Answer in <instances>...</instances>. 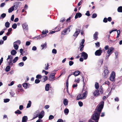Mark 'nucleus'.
Returning a JSON list of instances; mask_svg holds the SVG:
<instances>
[{"instance_id": "1", "label": "nucleus", "mask_w": 122, "mask_h": 122, "mask_svg": "<svg viewBox=\"0 0 122 122\" xmlns=\"http://www.w3.org/2000/svg\"><path fill=\"white\" fill-rule=\"evenodd\" d=\"M100 114L98 113L97 111H95L91 119L95 121L94 122L92 120H89L88 122H98Z\"/></svg>"}, {"instance_id": "2", "label": "nucleus", "mask_w": 122, "mask_h": 122, "mask_svg": "<svg viewBox=\"0 0 122 122\" xmlns=\"http://www.w3.org/2000/svg\"><path fill=\"white\" fill-rule=\"evenodd\" d=\"M82 77L83 78V82L84 84L83 88L82 90V92H83L84 91V92L82 94V97H80V98L81 99H85L86 98L88 94V92L87 87L86 86H84L85 83L84 81V77L83 76H82Z\"/></svg>"}, {"instance_id": "3", "label": "nucleus", "mask_w": 122, "mask_h": 122, "mask_svg": "<svg viewBox=\"0 0 122 122\" xmlns=\"http://www.w3.org/2000/svg\"><path fill=\"white\" fill-rule=\"evenodd\" d=\"M104 102L103 101H101L95 109V111H97L100 114L104 106Z\"/></svg>"}, {"instance_id": "4", "label": "nucleus", "mask_w": 122, "mask_h": 122, "mask_svg": "<svg viewBox=\"0 0 122 122\" xmlns=\"http://www.w3.org/2000/svg\"><path fill=\"white\" fill-rule=\"evenodd\" d=\"M105 70H104L103 72V75L104 78H106L107 77L109 73L108 68L106 67L104 68Z\"/></svg>"}, {"instance_id": "5", "label": "nucleus", "mask_w": 122, "mask_h": 122, "mask_svg": "<svg viewBox=\"0 0 122 122\" xmlns=\"http://www.w3.org/2000/svg\"><path fill=\"white\" fill-rule=\"evenodd\" d=\"M115 77V73L114 71H112L110 77V80L112 81H114Z\"/></svg>"}, {"instance_id": "6", "label": "nucleus", "mask_w": 122, "mask_h": 122, "mask_svg": "<svg viewBox=\"0 0 122 122\" xmlns=\"http://www.w3.org/2000/svg\"><path fill=\"white\" fill-rule=\"evenodd\" d=\"M13 59V57L11 55H9L8 56V57L7 59V60L10 59V60L8 62V65H13V64L12 63V60Z\"/></svg>"}, {"instance_id": "7", "label": "nucleus", "mask_w": 122, "mask_h": 122, "mask_svg": "<svg viewBox=\"0 0 122 122\" xmlns=\"http://www.w3.org/2000/svg\"><path fill=\"white\" fill-rule=\"evenodd\" d=\"M85 42V40L84 39H82L81 41V42L80 44V46L79 47L80 51H83L84 49V46L83 45Z\"/></svg>"}, {"instance_id": "8", "label": "nucleus", "mask_w": 122, "mask_h": 122, "mask_svg": "<svg viewBox=\"0 0 122 122\" xmlns=\"http://www.w3.org/2000/svg\"><path fill=\"white\" fill-rule=\"evenodd\" d=\"M13 6L15 9V10H16L17 8L20 7L21 5V3L20 2H17L15 3Z\"/></svg>"}, {"instance_id": "9", "label": "nucleus", "mask_w": 122, "mask_h": 122, "mask_svg": "<svg viewBox=\"0 0 122 122\" xmlns=\"http://www.w3.org/2000/svg\"><path fill=\"white\" fill-rule=\"evenodd\" d=\"M81 57H83L84 59H86L88 56V54L85 52H83L81 53Z\"/></svg>"}, {"instance_id": "10", "label": "nucleus", "mask_w": 122, "mask_h": 122, "mask_svg": "<svg viewBox=\"0 0 122 122\" xmlns=\"http://www.w3.org/2000/svg\"><path fill=\"white\" fill-rule=\"evenodd\" d=\"M101 48H100V49ZM102 52V50L100 49H99L97 50L95 52V54L96 56H99L101 55Z\"/></svg>"}, {"instance_id": "11", "label": "nucleus", "mask_w": 122, "mask_h": 122, "mask_svg": "<svg viewBox=\"0 0 122 122\" xmlns=\"http://www.w3.org/2000/svg\"><path fill=\"white\" fill-rule=\"evenodd\" d=\"M80 30L79 29H76V31L73 36H74L76 38H77L78 35L80 33Z\"/></svg>"}, {"instance_id": "12", "label": "nucleus", "mask_w": 122, "mask_h": 122, "mask_svg": "<svg viewBox=\"0 0 122 122\" xmlns=\"http://www.w3.org/2000/svg\"><path fill=\"white\" fill-rule=\"evenodd\" d=\"M114 51V48L113 47H111L107 51V53L108 54H111Z\"/></svg>"}, {"instance_id": "13", "label": "nucleus", "mask_w": 122, "mask_h": 122, "mask_svg": "<svg viewBox=\"0 0 122 122\" xmlns=\"http://www.w3.org/2000/svg\"><path fill=\"white\" fill-rule=\"evenodd\" d=\"M48 32V31L47 30H43L42 32V34L40 36H39L37 37H38L37 39H40V38H41V37H40V36H41L42 38H43L44 37V36H43V35L44 34H45L46 33H47Z\"/></svg>"}, {"instance_id": "14", "label": "nucleus", "mask_w": 122, "mask_h": 122, "mask_svg": "<svg viewBox=\"0 0 122 122\" xmlns=\"http://www.w3.org/2000/svg\"><path fill=\"white\" fill-rule=\"evenodd\" d=\"M30 85L29 84L27 83H24L23 84V86L25 89L29 88Z\"/></svg>"}, {"instance_id": "15", "label": "nucleus", "mask_w": 122, "mask_h": 122, "mask_svg": "<svg viewBox=\"0 0 122 122\" xmlns=\"http://www.w3.org/2000/svg\"><path fill=\"white\" fill-rule=\"evenodd\" d=\"M98 32H95L93 35V39L95 40H97L98 38Z\"/></svg>"}, {"instance_id": "16", "label": "nucleus", "mask_w": 122, "mask_h": 122, "mask_svg": "<svg viewBox=\"0 0 122 122\" xmlns=\"http://www.w3.org/2000/svg\"><path fill=\"white\" fill-rule=\"evenodd\" d=\"M82 15L81 14L79 13H76L75 16V18L77 19L78 17L80 18L81 17Z\"/></svg>"}, {"instance_id": "17", "label": "nucleus", "mask_w": 122, "mask_h": 122, "mask_svg": "<svg viewBox=\"0 0 122 122\" xmlns=\"http://www.w3.org/2000/svg\"><path fill=\"white\" fill-rule=\"evenodd\" d=\"M80 73V72L79 71L76 70L74 72H73V74L76 76H78Z\"/></svg>"}, {"instance_id": "18", "label": "nucleus", "mask_w": 122, "mask_h": 122, "mask_svg": "<svg viewBox=\"0 0 122 122\" xmlns=\"http://www.w3.org/2000/svg\"><path fill=\"white\" fill-rule=\"evenodd\" d=\"M99 91L98 90H95L93 93L94 96L97 97L99 95Z\"/></svg>"}, {"instance_id": "19", "label": "nucleus", "mask_w": 122, "mask_h": 122, "mask_svg": "<svg viewBox=\"0 0 122 122\" xmlns=\"http://www.w3.org/2000/svg\"><path fill=\"white\" fill-rule=\"evenodd\" d=\"M22 26L23 28L24 29L26 30H27L28 29V25L26 23L23 24L22 25Z\"/></svg>"}, {"instance_id": "20", "label": "nucleus", "mask_w": 122, "mask_h": 122, "mask_svg": "<svg viewBox=\"0 0 122 122\" xmlns=\"http://www.w3.org/2000/svg\"><path fill=\"white\" fill-rule=\"evenodd\" d=\"M47 44L46 42L45 44H42L41 45V46L42 47V50L46 49L47 48Z\"/></svg>"}, {"instance_id": "21", "label": "nucleus", "mask_w": 122, "mask_h": 122, "mask_svg": "<svg viewBox=\"0 0 122 122\" xmlns=\"http://www.w3.org/2000/svg\"><path fill=\"white\" fill-rule=\"evenodd\" d=\"M28 119V118L27 116H24L22 118V121L24 122H26Z\"/></svg>"}, {"instance_id": "22", "label": "nucleus", "mask_w": 122, "mask_h": 122, "mask_svg": "<svg viewBox=\"0 0 122 122\" xmlns=\"http://www.w3.org/2000/svg\"><path fill=\"white\" fill-rule=\"evenodd\" d=\"M42 78L43 79V80L42 79L41 80V81L42 82H45L48 79V78L47 77L45 76H43Z\"/></svg>"}, {"instance_id": "23", "label": "nucleus", "mask_w": 122, "mask_h": 122, "mask_svg": "<svg viewBox=\"0 0 122 122\" xmlns=\"http://www.w3.org/2000/svg\"><path fill=\"white\" fill-rule=\"evenodd\" d=\"M63 103L65 106L67 105L68 104V101L66 99H65L63 100Z\"/></svg>"}, {"instance_id": "24", "label": "nucleus", "mask_w": 122, "mask_h": 122, "mask_svg": "<svg viewBox=\"0 0 122 122\" xmlns=\"http://www.w3.org/2000/svg\"><path fill=\"white\" fill-rule=\"evenodd\" d=\"M15 8L13 6L10 8L8 10V12L9 13L15 10Z\"/></svg>"}, {"instance_id": "25", "label": "nucleus", "mask_w": 122, "mask_h": 122, "mask_svg": "<svg viewBox=\"0 0 122 122\" xmlns=\"http://www.w3.org/2000/svg\"><path fill=\"white\" fill-rule=\"evenodd\" d=\"M50 85L49 84H46L45 87V89L46 91H47L49 90Z\"/></svg>"}, {"instance_id": "26", "label": "nucleus", "mask_w": 122, "mask_h": 122, "mask_svg": "<svg viewBox=\"0 0 122 122\" xmlns=\"http://www.w3.org/2000/svg\"><path fill=\"white\" fill-rule=\"evenodd\" d=\"M67 30L66 29L63 30L61 32V35H65L66 34V32Z\"/></svg>"}, {"instance_id": "27", "label": "nucleus", "mask_w": 122, "mask_h": 122, "mask_svg": "<svg viewBox=\"0 0 122 122\" xmlns=\"http://www.w3.org/2000/svg\"><path fill=\"white\" fill-rule=\"evenodd\" d=\"M80 97H82V94H79L77 96L76 100H78L80 99L82 100V99H80Z\"/></svg>"}, {"instance_id": "28", "label": "nucleus", "mask_w": 122, "mask_h": 122, "mask_svg": "<svg viewBox=\"0 0 122 122\" xmlns=\"http://www.w3.org/2000/svg\"><path fill=\"white\" fill-rule=\"evenodd\" d=\"M16 53V51L14 50H12L11 52V54L13 55H15Z\"/></svg>"}, {"instance_id": "29", "label": "nucleus", "mask_w": 122, "mask_h": 122, "mask_svg": "<svg viewBox=\"0 0 122 122\" xmlns=\"http://www.w3.org/2000/svg\"><path fill=\"white\" fill-rule=\"evenodd\" d=\"M55 77L52 76V75H50L49 76V78L50 81H54L55 80V79L54 78Z\"/></svg>"}, {"instance_id": "30", "label": "nucleus", "mask_w": 122, "mask_h": 122, "mask_svg": "<svg viewBox=\"0 0 122 122\" xmlns=\"http://www.w3.org/2000/svg\"><path fill=\"white\" fill-rule=\"evenodd\" d=\"M10 67L9 66H7L6 67L5 69V71L6 72H8L10 71Z\"/></svg>"}, {"instance_id": "31", "label": "nucleus", "mask_w": 122, "mask_h": 122, "mask_svg": "<svg viewBox=\"0 0 122 122\" xmlns=\"http://www.w3.org/2000/svg\"><path fill=\"white\" fill-rule=\"evenodd\" d=\"M117 11L118 12H122V6L119 7L117 9Z\"/></svg>"}, {"instance_id": "32", "label": "nucleus", "mask_w": 122, "mask_h": 122, "mask_svg": "<svg viewBox=\"0 0 122 122\" xmlns=\"http://www.w3.org/2000/svg\"><path fill=\"white\" fill-rule=\"evenodd\" d=\"M95 87L96 89H98L99 87V85L98 83L97 82H96L95 83Z\"/></svg>"}, {"instance_id": "33", "label": "nucleus", "mask_w": 122, "mask_h": 122, "mask_svg": "<svg viewBox=\"0 0 122 122\" xmlns=\"http://www.w3.org/2000/svg\"><path fill=\"white\" fill-rule=\"evenodd\" d=\"M69 112V110L68 109L66 108L64 110V112L66 115H67L68 114Z\"/></svg>"}, {"instance_id": "34", "label": "nucleus", "mask_w": 122, "mask_h": 122, "mask_svg": "<svg viewBox=\"0 0 122 122\" xmlns=\"http://www.w3.org/2000/svg\"><path fill=\"white\" fill-rule=\"evenodd\" d=\"M5 25L6 28H8L9 27L10 23L8 22H7L5 23Z\"/></svg>"}, {"instance_id": "35", "label": "nucleus", "mask_w": 122, "mask_h": 122, "mask_svg": "<svg viewBox=\"0 0 122 122\" xmlns=\"http://www.w3.org/2000/svg\"><path fill=\"white\" fill-rule=\"evenodd\" d=\"M15 114H20L22 113V112L19 110H17L15 112Z\"/></svg>"}, {"instance_id": "36", "label": "nucleus", "mask_w": 122, "mask_h": 122, "mask_svg": "<svg viewBox=\"0 0 122 122\" xmlns=\"http://www.w3.org/2000/svg\"><path fill=\"white\" fill-rule=\"evenodd\" d=\"M29 103H28L26 107L27 108L30 107L31 106V102L30 101H29L28 102Z\"/></svg>"}, {"instance_id": "37", "label": "nucleus", "mask_w": 122, "mask_h": 122, "mask_svg": "<svg viewBox=\"0 0 122 122\" xmlns=\"http://www.w3.org/2000/svg\"><path fill=\"white\" fill-rule=\"evenodd\" d=\"M37 112V114L36 115H34V117H33V118H32L33 120L34 119H35L36 118L38 117V113H39V111H38L37 112V111L36 112V113Z\"/></svg>"}, {"instance_id": "38", "label": "nucleus", "mask_w": 122, "mask_h": 122, "mask_svg": "<svg viewBox=\"0 0 122 122\" xmlns=\"http://www.w3.org/2000/svg\"><path fill=\"white\" fill-rule=\"evenodd\" d=\"M18 57H15L13 59V63H15L17 61V60H18Z\"/></svg>"}, {"instance_id": "39", "label": "nucleus", "mask_w": 122, "mask_h": 122, "mask_svg": "<svg viewBox=\"0 0 122 122\" xmlns=\"http://www.w3.org/2000/svg\"><path fill=\"white\" fill-rule=\"evenodd\" d=\"M17 27V25L15 23L13 24L12 25V27L14 29H16Z\"/></svg>"}, {"instance_id": "40", "label": "nucleus", "mask_w": 122, "mask_h": 122, "mask_svg": "<svg viewBox=\"0 0 122 122\" xmlns=\"http://www.w3.org/2000/svg\"><path fill=\"white\" fill-rule=\"evenodd\" d=\"M14 47L15 49L16 50H17L19 47V46L17 44H14Z\"/></svg>"}, {"instance_id": "41", "label": "nucleus", "mask_w": 122, "mask_h": 122, "mask_svg": "<svg viewBox=\"0 0 122 122\" xmlns=\"http://www.w3.org/2000/svg\"><path fill=\"white\" fill-rule=\"evenodd\" d=\"M99 91L101 94H102L103 93V91L102 89V86H101L99 88Z\"/></svg>"}, {"instance_id": "42", "label": "nucleus", "mask_w": 122, "mask_h": 122, "mask_svg": "<svg viewBox=\"0 0 122 122\" xmlns=\"http://www.w3.org/2000/svg\"><path fill=\"white\" fill-rule=\"evenodd\" d=\"M38 116L39 118L41 119L44 116V115L40 114L39 115L38 114Z\"/></svg>"}, {"instance_id": "43", "label": "nucleus", "mask_w": 122, "mask_h": 122, "mask_svg": "<svg viewBox=\"0 0 122 122\" xmlns=\"http://www.w3.org/2000/svg\"><path fill=\"white\" fill-rule=\"evenodd\" d=\"M97 16V15L96 13H94L92 14V18H96Z\"/></svg>"}, {"instance_id": "44", "label": "nucleus", "mask_w": 122, "mask_h": 122, "mask_svg": "<svg viewBox=\"0 0 122 122\" xmlns=\"http://www.w3.org/2000/svg\"><path fill=\"white\" fill-rule=\"evenodd\" d=\"M74 64V62L72 61H70L69 62V65L70 66Z\"/></svg>"}, {"instance_id": "45", "label": "nucleus", "mask_w": 122, "mask_h": 122, "mask_svg": "<svg viewBox=\"0 0 122 122\" xmlns=\"http://www.w3.org/2000/svg\"><path fill=\"white\" fill-rule=\"evenodd\" d=\"M42 76L40 75H38L36 76V78L38 79H40L41 78Z\"/></svg>"}, {"instance_id": "46", "label": "nucleus", "mask_w": 122, "mask_h": 122, "mask_svg": "<svg viewBox=\"0 0 122 122\" xmlns=\"http://www.w3.org/2000/svg\"><path fill=\"white\" fill-rule=\"evenodd\" d=\"M6 16V14L5 13L2 14L1 16L2 18H4Z\"/></svg>"}, {"instance_id": "47", "label": "nucleus", "mask_w": 122, "mask_h": 122, "mask_svg": "<svg viewBox=\"0 0 122 122\" xmlns=\"http://www.w3.org/2000/svg\"><path fill=\"white\" fill-rule=\"evenodd\" d=\"M71 25H70L68 27L66 28L67 31H68L69 32L70 31V28L71 26Z\"/></svg>"}, {"instance_id": "48", "label": "nucleus", "mask_w": 122, "mask_h": 122, "mask_svg": "<svg viewBox=\"0 0 122 122\" xmlns=\"http://www.w3.org/2000/svg\"><path fill=\"white\" fill-rule=\"evenodd\" d=\"M45 69L46 70H47L48 69V67L49 66L48 63L47 64V65H46V64H45Z\"/></svg>"}, {"instance_id": "49", "label": "nucleus", "mask_w": 122, "mask_h": 122, "mask_svg": "<svg viewBox=\"0 0 122 122\" xmlns=\"http://www.w3.org/2000/svg\"><path fill=\"white\" fill-rule=\"evenodd\" d=\"M14 43L17 44L19 45L20 44L21 42L20 40H18L14 42Z\"/></svg>"}, {"instance_id": "50", "label": "nucleus", "mask_w": 122, "mask_h": 122, "mask_svg": "<svg viewBox=\"0 0 122 122\" xmlns=\"http://www.w3.org/2000/svg\"><path fill=\"white\" fill-rule=\"evenodd\" d=\"M40 82V81L39 79H36L35 81V83L36 84H38Z\"/></svg>"}, {"instance_id": "51", "label": "nucleus", "mask_w": 122, "mask_h": 122, "mask_svg": "<svg viewBox=\"0 0 122 122\" xmlns=\"http://www.w3.org/2000/svg\"><path fill=\"white\" fill-rule=\"evenodd\" d=\"M78 103L80 107H82L83 105V103L81 102H78Z\"/></svg>"}, {"instance_id": "52", "label": "nucleus", "mask_w": 122, "mask_h": 122, "mask_svg": "<svg viewBox=\"0 0 122 122\" xmlns=\"http://www.w3.org/2000/svg\"><path fill=\"white\" fill-rule=\"evenodd\" d=\"M52 52L53 53L56 54L57 53V51L56 49H53L52 51Z\"/></svg>"}, {"instance_id": "53", "label": "nucleus", "mask_w": 122, "mask_h": 122, "mask_svg": "<svg viewBox=\"0 0 122 122\" xmlns=\"http://www.w3.org/2000/svg\"><path fill=\"white\" fill-rule=\"evenodd\" d=\"M85 15L88 16H89L90 15L89 11L88 10L86 11V13L85 14Z\"/></svg>"}, {"instance_id": "54", "label": "nucleus", "mask_w": 122, "mask_h": 122, "mask_svg": "<svg viewBox=\"0 0 122 122\" xmlns=\"http://www.w3.org/2000/svg\"><path fill=\"white\" fill-rule=\"evenodd\" d=\"M80 81V78H78L77 79H75V82H76L77 83H79V81Z\"/></svg>"}, {"instance_id": "55", "label": "nucleus", "mask_w": 122, "mask_h": 122, "mask_svg": "<svg viewBox=\"0 0 122 122\" xmlns=\"http://www.w3.org/2000/svg\"><path fill=\"white\" fill-rule=\"evenodd\" d=\"M10 100V99H5L4 100V102L6 103L8 102Z\"/></svg>"}, {"instance_id": "56", "label": "nucleus", "mask_w": 122, "mask_h": 122, "mask_svg": "<svg viewBox=\"0 0 122 122\" xmlns=\"http://www.w3.org/2000/svg\"><path fill=\"white\" fill-rule=\"evenodd\" d=\"M96 46L97 47H99L100 46V44L99 42H97V43H95Z\"/></svg>"}, {"instance_id": "57", "label": "nucleus", "mask_w": 122, "mask_h": 122, "mask_svg": "<svg viewBox=\"0 0 122 122\" xmlns=\"http://www.w3.org/2000/svg\"><path fill=\"white\" fill-rule=\"evenodd\" d=\"M23 108V106L22 105H21L19 107V109L20 110H21Z\"/></svg>"}, {"instance_id": "58", "label": "nucleus", "mask_w": 122, "mask_h": 122, "mask_svg": "<svg viewBox=\"0 0 122 122\" xmlns=\"http://www.w3.org/2000/svg\"><path fill=\"white\" fill-rule=\"evenodd\" d=\"M103 22L105 23H107V19L106 18H104L103 20Z\"/></svg>"}, {"instance_id": "59", "label": "nucleus", "mask_w": 122, "mask_h": 122, "mask_svg": "<svg viewBox=\"0 0 122 122\" xmlns=\"http://www.w3.org/2000/svg\"><path fill=\"white\" fill-rule=\"evenodd\" d=\"M54 118L53 116L52 115H50L49 117V119L51 120L53 119Z\"/></svg>"}, {"instance_id": "60", "label": "nucleus", "mask_w": 122, "mask_h": 122, "mask_svg": "<svg viewBox=\"0 0 122 122\" xmlns=\"http://www.w3.org/2000/svg\"><path fill=\"white\" fill-rule=\"evenodd\" d=\"M19 66H24V63L23 62H21L19 64Z\"/></svg>"}, {"instance_id": "61", "label": "nucleus", "mask_w": 122, "mask_h": 122, "mask_svg": "<svg viewBox=\"0 0 122 122\" xmlns=\"http://www.w3.org/2000/svg\"><path fill=\"white\" fill-rule=\"evenodd\" d=\"M42 73L45 72V74L46 75H47L48 73V72L46 71H45L44 70H42Z\"/></svg>"}, {"instance_id": "62", "label": "nucleus", "mask_w": 122, "mask_h": 122, "mask_svg": "<svg viewBox=\"0 0 122 122\" xmlns=\"http://www.w3.org/2000/svg\"><path fill=\"white\" fill-rule=\"evenodd\" d=\"M30 44V41H27L26 42L25 45L27 46H28Z\"/></svg>"}, {"instance_id": "63", "label": "nucleus", "mask_w": 122, "mask_h": 122, "mask_svg": "<svg viewBox=\"0 0 122 122\" xmlns=\"http://www.w3.org/2000/svg\"><path fill=\"white\" fill-rule=\"evenodd\" d=\"M109 46L108 45L106 46L104 48V49L106 50H108L109 49Z\"/></svg>"}, {"instance_id": "64", "label": "nucleus", "mask_w": 122, "mask_h": 122, "mask_svg": "<svg viewBox=\"0 0 122 122\" xmlns=\"http://www.w3.org/2000/svg\"><path fill=\"white\" fill-rule=\"evenodd\" d=\"M27 59V58L26 56H24L22 58V60L24 61H25Z\"/></svg>"}]
</instances>
